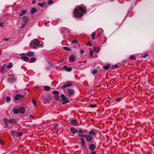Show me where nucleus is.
<instances>
[{
  "instance_id": "f257e3e1",
  "label": "nucleus",
  "mask_w": 154,
  "mask_h": 154,
  "mask_svg": "<svg viewBox=\"0 0 154 154\" xmlns=\"http://www.w3.org/2000/svg\"><path fill=\"white\" fill-rule=\"evenodd\" d=\"M85 12L84 8L79 6L75 8L73 13L75 17L81 18Z\"/></svg>"
},
{
  "instance_id": "f03ea898",
  "label": "nucleus",
  "mask_w": 154,
  "mask_h": 154,
  "mask_svg": "<svg viewBox=\"0 0 154 154\" xmlns=\"http://www.w3.org/2000/svg\"><path fill=\"white\" fill-rule=\"evenodd\" d=\"M43 42L39 41L37 39H35L32 41L30 45V48H32L37 49L38 47H42Z\"/></svg>"
},
{
  "instance_id": "7ed1b4c3",
  "label": "nucleus",
  "mask_w": 154,
  "mask_h": 154,
  "mask_svg": "<svg viewBox=\"0 0 154 154\" xmlns=\"http://www.w3.org/2000/svg\"><path fill=\"white\" fill-rule=\"evenodd\" d=\"M11 135L14 137H18L22 136L23 133L16 130H12L11 131Z\"/></svg>"
},
{
  "instance_id": "20e7f679",
  "label": "nucleus",
  "mask_w": 154,
  "mask_h": 154,
  "mask_svg": "<svg viewBox=\"0 0 154 154\" xmlns=\"http://www.w3.org/2000/svg\"><path fill=\"white\" fill-rule=\"evenodd\" d=\"M24 95H22L20 94H18L16 95L13 98V100L15 102L17 100H21L24 98Z\"/></svg>"
},
{
  "instance_id": "39448f33",
  "label": "nucleus",
  "mask_w": 154,
  "mask_h": 154,
  "mask_svg": "<svg viewBox=\"0 0 154 154\" xmlns=\"http://www.w3.org/2000/svg\"><path fill=\"white\" fill-rule=\"evenodd\" d=\"M60 97L61 100L62 101V103L63 104H64L66 103L69 102V100L66 98V97L64 94H62L61 95Z\"/></svg>"
},
{
  "instance_id": "423d86ee",
  "label": "nucleus",
  "mask_w": 154,
  "mask_h": 154,
  "mask_svg": "<svg viewBox=\"0 0 154 154\" xmlns=\"http://www.w3.org/2000/svg\"><path fill=\"white\" fill-rule=\"evenodd\" d=\"M66 93L69 96H72L75 93L74 90L72 89L69 88L66 90Z\"/></svg>"
},
{
  "instance_id": "0eeeda50",
  "label": "nucleus",
  "mask_w": 154,
  "mask_h": 154,
  "mask_svg": "<svg viewBox=\"0 0 154 154\" xmlns=\"http://www.w3.org/2000/svg\"><path fill=\"white\" fill-rule=\"evenodd\" d=\"M84 138H86V141L88 143H89L93 139V137L91 135L89 134L85 135Z\"/></svg>"
},
{
  "instance_id": "6e6552de",
  "label": "nucleus",
  "mask_w": 154,
  "mask_h": 154,
  "mask_svg": "<svg viewBox=\"0 0 154 154\" xmlns=\"http://www.w3.org/2000/svg\"><path fill=\"white\" fill-rule=\"evenodd\" d=\"M80 140L82 147L85 149L86 148V144L85 140L82 138H81Z\"/></svg>"
},
{
  "instance_id": "1a4fd4ad",
  "label": "nucleus",
  "mask_w": 154,
  "mask_h": 154,
  "mask_svg": "<svg viewBox=\"0 0 154 154\" xmlns=\"http://www.w3.org/2000/svg\"><path fill=\"white\" fill-rule=\"evenodd\" d=\"M66 84L63 85L62 86V88L63 89H65L66 87L69 86H71L72 85V84L71 82L68 81L65 83Z\"/></svg>"
},
{
  "instance_id": "9d476101",
  "label": "nucleus",
  "mask_w": 154,
  "mask_h": 154,
  "mask_svg": "<svg viewBox=\"0 0 154 154\" xmlns=\"http://www.w3.org/2000/svg\"><path fill=\"white\" fill-rule=\"evenodd\" d=\"M83 132V130L82 129H80L78 130L77 133L79 134L78 135L79 137H84L85 135L82 134Z\"/></svg>"
},
{
  "instance_id": "9b49d317",
  "label": "nucleus",
  "mask_w": 154,
  "mask_h": 154,
  "mask_svg": "<svg viewBox=\"0 0 154 154\" xmlns=\"http://www.w3.org/2000/svg\"><path fill=\"white\" fill-rule=\"evenodd\" d=\"M24 53L21 54L20 56H21V58L23 59L25 61H28L29 60V58L26 56H25Z\"/></svg>"
},
{
  "instance_id": "f8f14e48",
  "label": "nucleus",
  "mask_w": 154,
  "mask_h": 154,
  "mask_svg": "<svg viewBox=\"0 0 154 154\" xmlns=\"http://www.w3.org/2000/svg\"><path fill=\"white\" fill-rule=\"evenodd\" d=\"M53 94L55 95L53 96V98L56 100L58 101V91H53Z\"/></svg>"
},
{
  "instance_id": "ddd939ff",
  "label": "nucleus",
  "mask_w": 154,
  "mask_h": 154,
  "mask_svg": "<svg viewBox=\"0 0 154 154\" xmlns=\"http://www.w3.org/2000/svg\"><path fill=\"white\" fill-rule=\"evenodd\" d=\"M96 147L95 145L93 143H91L89 146V149L92 151L95 149Z\"/></svg>"
},
{
  "instance_id": "4468645a",
  "label": "nucleus",
  "mask_w": 154,
  "mask_h": 154,
  "mask_svg": "<svg viewBox=\"0 0 154 154\" xmlns=\"http://www.w3.org/2000/svg\"><path fill=\"white\" fill-rule=\"evenodd\" d=\"M63 68L66 71L68 72L71 71L72 69V68L70 67H68L66 65L64 66L63 67Z\"/></svg>"
},
{
  "instance_id": "2eb2a0df",
  "label": "nucleus",
  "mask_w": 154,
  "mask_h": 154,
  "mask_svg": "<svg viewBox=\"0 0 154 154\" xmlns=\"http://www.w3.org/2000/svg\"><path fill=\"white\" fill-rule=\"evenodd\" d=\"M70 131L73 134H75L77 132L78 130L72 127L70 129Z\"/></svg>"
},
{
  "instance_id": "dca6fc26",
  "label": "nucleus",
  "mask_w": 154,
  "mask_h": 154,
  "mask_svg": "<svg viewBox=\"0 0 154 154\" xmlns=\"http://www.w3.org/2000/svg\"><path fill=\"white\" fill-rule=\"evenodd\" d=\"M75 56L73 55H71L69 58V60H70L72 62H74L75 61Z\"/></svg>"
},
{
  "instance_id": "f3484780",
  "label": "nucleus",
  "mask_w": 154,
  "mask_h": 154,
  "mask_svg": "<svg viewBox=\"0 0 154 154\" xmlns=\"http://www.w3.org/2000/svg\"><path fill=\"white\" fill-rule=\"evenodd\" d=\"M34 52H29L26 54V55L29 57H32L34 55Z\"/></svg>"
},
{
  "instance_id": "a211bd4d",
  "label": "nucleus",
  "mask_w": 154,
  "mask_h": 154,
  "mask_svg": "<svg viewBox=\"0 0 154 154\" xmlns=\"http://www.w3.org/2000/svg\"><path fill=\"white\" fill-rule=\"evenodd\" d=\"M13 112L15 114H18L20 113L19 108H14L13 110Z\"/></svg>"
},
{
  "instance_id": "6ab92c4d",
  "label": "nucleus",
  "mask_w": 154,
  "mask_h": 154,
  "mask_svg": "<svg viewBox=\"0 0 154 154\" xmlns=\"http://www.w3.org/2000/svg\"><path fill=\"white\" fill-rule=\"evenodd\" d=\"M88 134L90 135H93V136H96L97 135L96 133L93 130H92L88 132Z\"/></svg>"
},
{
  "instance_id": "aec40b11",
  "label": "nucleus",
  "mask_w": 154,
  "mask_h": 154,
  "mask_svg": "<svg viewBox=\"0 0 154 154\" xmlns=\"http://www.w3.org/2000/svg\"><path fill=\"white\" fill-rule=\"evenodd\" d=\"M71 124L72 125L74 126L76 125L77 123V121L75 120H72L71 121Z\"/></svg>"
},
{
  "instance_id": "412c9836",
  "label": "nucleus",
  "mask_w": 154,
  "mask_h": 154,
  "mask_svg": "<svg viewBox=\"0 0 154 154\" xmlns=\"http://www.w3.org/2000/svg\"><path fill=\"white\" fill-rule=\"evenodd\" d=\"M37 11L36 8H32L30 11V13L32 14H33L35 13Z\"/></svg>"
},
{
  "instance_id": "4be33fe9",
  "label": "nucleus",
  "mask_w": 154,
  "mask_h": 154,
  "mask_svg": "<svg viewBox=\"0 0 154 154\" xmlns=\"http://www.w3.org/2000/svg\"><path fill=\"white\" fill-rule=\"evenodd\" d=\"M20 113H23L25 112V109L22 107H20L19 108Z\"/></svg>"
},
{
  "instance_id": "5701e85b",
  "label": "nucleus",
  "mask_w": 154,
  "mask_h": 154,
  "mask_svg": "<svg viewBox=\"0 0 154 154\" xmlns=\"http://www.w3.org/2000/svg\"><path fill=\"white\" fill-rule=\"evenodd\" d=\"M26 12V10H23L22 11V12L20 13L19 14V16L20 17L23 15H24L25 14Z\"/></svg>"
},
{
  "instance_id": "b1692460",
  "label": "nucleus",
  "mask_w": 154,
  "mask_h": 154,
  "mask_svg": "<svg viewBox=\"0 0 154 154\" xmlns=\"http://www.w3.org/2000/svg\"><path fill=\"white\" fill-rule=\"evenodd\" d=\"M94 50L96 52V53H97L100 50V48L99 47H94Z\"/></svg>"
},
{
  "instance_id": "393cba45",
  "label": "nucleus",
  "mask_w": 154,
  "mask_h": 154,
  "mask_svg": "<svg viewBox=\"0 0 154 154\" xmlns=\"http://www.w3.org/2000/svg\"><path fill=\"white\" fill-rule=\"evenodd\" d=\"M110 66V64H107V65L103 66V68L105 70H107L108 69Z\"/></svg>"
},
{
  "instance_id": "a878e982",
  "label": "nucleus",
  "mask_w": 154,
  "mask_h": 154,
  "mask_svg": "<svg viewBox=\"0 0 154 154\" xmlns=\"http://www.w3.org/2000/svg\"><path fill=\"white\" fill-rule=\"evenodd\" d=\"M17 122L16 120L14 119H12L11 120H9V123H15Z\"/></svg>"
},
{
  "instance_id": "bb28decb",
  "label": "nucleus",
  "mask_w": 154,
  "mask_h": 154,
  "mask_svg": "<svg viewBox=\"0 0 154 154\" xmlns=\"http://www.w3.org/2000/svg\"><path fill=\"white\" fill-rule=\"evenodd\" d=\"M50 88V87L48 86H44V90L45 91H48Z\"/></svg>"
},
{
  "instance_id": "cd10ccee",
  "label": "nucleus",
  "mask_w": 154,
  "mask_h": 154,
  "mask_svg": "<svg viewBox=\"0 0 154 154\" xmlns=\"http://www.w3.org/2000/svg\"><path fill=\"white\" fill-rule=\"evenodd\" d=\"M11 100V98L10 97L7 96L6 97V100L7 103H9Z\"/></svg>"
},
{
  "instance_id": "c85d7f7f",
  "label": "nucleus",
  "mask_w": 154,
  "mask_h": 154,
  "mask_svg": "<svg viewBox=\"0 0 154 154\" xmlns=\"http://www.w3.org/2000/svg\"><path fill=\"white\" fill-rule=\"evenodd\" d=\"M97 71L98 70L97 69L91 70V72L93 75L95 74L97 72Z\"/></svg>"
},
{
  "instance_id": "c756f323",
  "label": "nucleus",
  "mask_w": 154,
  "mask_h": 154,
  "mask_svg": "<svg viewBox=\"0 0 154 154\" xmlns=\"http://www.w3.org/2000/svg\"><path fill=\"white\" fill-rule=\"evenodd\" d=\"M36 60V59L35 58L32 57L29 60V62L31 63H33L35 62Z\"/></svg>"
},
{
  "instance_id": "7c9ffc66",
  "label": "nucleus",
  "mask_w": 154,
  "mask_h": 154,
  "mask_svg": "<svg viewBox=\"0 0 154 154\" xmlns=\"http://www.w3.org/2000/svg\"><path fill=\"white\" fill-rule=\"evenodd\" d=\"M42 100H43V103L45 104H46V103H48L49 101V100L48 99H46L43 100L42 98Z\"/></svg>"
},
{
  "instance_id": "2f4dec72",
  "label": "nucleus",
  "mask_w": 154,
  "mask_h": 154,
  "mask_svg": "<svg viewBox=\"0 0 154 154\" xmlns=\"http://www.w3.org/2000/svg\"><path fill=\"white\" fill-rule=\"evenodd\" d=\"M129 59L131 60H136L135 56L133 55H131L129 57Z\"/></svg>"
},
{
  "instance_id": "473e14b6",
  "label": "nucleus",
  "mask_w": 154,
  "mask_h": 154,
  "mask_svg": "<svg viewBox=\"0 0 154 154\" xmlns=\"http://www.w3.org/2000/svg\"><path fill=\"white\" fill-rule=\"evenodd\" d=\"M13 66L12 63H10L8 65H6V67L8 68H11Z\"/></svg>"
},
{
  "instance_id": "72a5a7b5",
  "label": "nucleus",
  "mask_w": 154,
  "mask_h": 154,
  "mask_svg": "<svg viewBox=\"0 0 154 154\" xmlns=\"http://www.w3.org/2000/svg\"><path fill=\"white\" fill-rule=\"evenodd\" d=\"M45 5V2H43V3H38V5L41 7H42L43 6H44Z\"/></svg>"
},
{
  "instance_id": "f704fd0d",
  "label": "nucleus",
  "mask_w": 154,
  "mask_h": 154,
  "mask_svg": "<svg viewBox=\"0 0 154 154\" xmlns=\"http://www.w3.org/2000/svg\"><path fill=\"white\" fill-rule=\"evenodd\" d=\"M63 48L64 50L67 51H71V50L70 48H69L66 47H63Z\"/></svg>"
},
{
  "instance_id": "c9c22d12",
  "label": "nucleus",
  "mask_w": 154,
  "mask_h": 154,
  "mask_svg": "<svg viewBox=\"0 0 154 154\" xmlns=\"http://www.w3.org/2000/svg\"><path fill=\"white\" fill-rule=\"evenodd\" d=\"M95 32H93L91 34L92 38L93 39H94L95 36Z\"/></svg>"
},
{
  "instance_id": "e433bc0d",
  "label": "nucleus",
  "mask_w": 154,
  "mask_h": 154,
  "mask_svg": "<svg viewBox=\"0 0 154 154\" xmlns=\"http://www.w3.org/2000/svg\"><path fill=\"white\" fill-rule=\"evenodd\" d=\"M6 67V65L4 64L3 65L2 67V69L3 71H5V68Z\"/></svg>"
},
{
  "instance_id": "4c0bfd02",
  "label": "nucleus",
  "mask_w": 154,
  "mask_h": 154,
  "mask_svg": "<svg viewBox=\"0 0 154 154\" xmlns=\"http://www.w3.org/2000/svg\"><path fill=\"white\" fill-rule=\"evenodd\" d=\"M53 3V1L51 0H48V3L49 5H51Z\"/></svg>"
},
{
  "instance_id": "58836bf2",
  "label": "nucleus",
  "mask_w": 154,
  "mask_h": 154,
  "mask_svg": "<svg viewBox=\"0 0 154 154\" xmlns=\"http://www.w3.org/2000/svg\"><path fill=\"white\" fill-rule=\"evenodd\" d=\"M90 107L91 108H94L96 107V105L95 104H91L90 105Z\"/></svg>"
},
{
  "instance_id": "ea45409f",
  "label": "nucleus",
  "mask_w": 154,
  "mask_h": 154,
  "mask_svg": "<svg viewBox=\"0 0 154 154\" xmlns=\"http://www.w3.org/2000/svg\"><path fill=\"white\" fill-rule=\"evenodd\" d=\"M148 56V54H147V53H146L145 54H144L143 56L142 57V58H145L147 57Z\"/></svg>"
},
{
  "instance_id": "a19ab883",
  "label": "nucleus",
  "mask_w": 154,
  "mask_h": 154,
  "mask_svg": "<svg viewBox=\"0 0 154 154\" xmlns=\"http://www.w3.org/2000/svg\"><path fill=\"white\" fill-rule=\"evenodd\" d=\"M122 99V98L121 97H119L117 98L116 100V101H120Z\"/></svg>"
},
{
  "instance_id": "79ce46f5",
  "label": "nucleus",
  "mask_w": 154,
  "mask_h": 154,
  "mask_svg": "<svg viewBox=\"0 0 154 154\" xmlns=\"http://www.w3.org/2000/svg\"><path fill=\"white\" fill-rule=\"evenodd\" d=\"M29 118L30 119H34V118L32 115H29Z\"/></svg>"
},
{
  "instance_id": "37998d69",
  "label": "nucleus",
  "mask_w": 154,
  "mask_h": 154,
  "mask_svg": "<svg viewBox=\"0 0 154 154\" xmlns=\"http://www.w3.org/2000/svg\"><path fill=\"white\" fill-rule=\"evenodd\" d=\"M4 120L6 124H7L9 122V120H8L7 119H5V118L4 119Z\"/></svg>"
},
{
  "instance_id": "c03bdc74",
  "label": "nucleus",
  "mask_w": 154,
  "mask_h": 154,
  "mask_svg": "<svg viewBox=\"0 0 154 154\" xmlns=\"http://www.w3.org/2000/svg\"><path fill=\"white\" fill-rule=\"evenodd\" d=\"M78 42V41L76 40H74L72 41V43H77Z\"/></svg>"
},
{
  "instance_id": "a18cd8bd",
  "label": "nucleus",
  "mask_w": 154,
  "mask_h": 154,
  "mask_svg": "<svg viewBox=\"0 0 154 154\" xmlns=\"http://www.w3.org/2000/svg\"><path fill=\"white\" fill-rule=\"evenodd\" d=\"M87 45H89L90 46H91L92 45V44L90 42L88 41L87 44Z\"/></svg>"
},
{
  "instance_id": "49530a36",
  "label": "nucleus",
  "mask_w": 154,
  "mask_h": 154,
  "mask_svg": "<svg viewBox=\"0 0 154 154\" xmlns=\"http://www.w3.org/2000/svg\"><path fill=\"white\" fill-rule=\"evenodd\" d=\"M9 39V38H4L3 40L5 41L8 40Z\"/></svg>"
},
{
  "instance_id": "de8ad7c7",
  "label": "nucleus",
  "mask_w": 154,
  "mask_h": 154,
  "mask_svg": "<svg viewBox=\"0 0 154 154\" xmlns=\"http://www.w3.org/2000/svg\"><path fill=\"white\" fill-rule=\"evenodd\" d=\"M80 53L81 54H83L84 53V51L83 50H81L80 51Z\"/></svg>"
},
{
  "instance_id": "09e8293b",
  "label": "nucleus",
  "mask_w": 154,
  "mask_h": 154,
  "mask_svg": "<svg viewBox=\"0 0 154 154\" xmlns=\"http://www.w3.org/2000/svg\"><path fill=\"white\" fill-rule=\"evenodd\" d=\"M93 50H91V51H90V55L91 56H92V55H93Z\"/></svg>"
},
{
  "instance_id": "8fccbe9b",
  "label": "nucleus",
  "mask_w": 154,
  "mask_h": 154,
  "mask_svg": "<svg viewBox=\"0 0 154 154\" xmlns=\"http://www.w3.org/2000/svg\"><path fill=\"white\" fill-rule=\"evenodd\" d=\"M96 151H91V154H96Z\"/></svg>"
},
{
  "instance_id": "3c124183",
  "label": "nucleus",
  "mask_w": 154,
  "mask_h": 154,
  "mask_svg": "<svg viewBox=\"0 0 154 154\" xmlns=\"http://www.w3.org/2000/svg\"><path fill=\"white\" fill-rule=\"evenodd\" d=\"M32 103H33L34 104V105L35 106H36V103L35 102L34 100H33Z\"/></svg>"
},
{
  "instance_id": "603ef678",
  "label": "nucleus",
  "mask_w": 154,
  "mask_h": 154,
  "mask_svg": "<svg viewBox=\"0 0 154 154\" xmlns=\"http://www.w3.org/2000/svg\"><path fill=\"white\" fill-rule=\"evenodd\" d=\"M0 26L3 27V24L2 22H0Z\"/></svg>"
},
{
  "instance_id": "864d4df0",
  "label": "nucleus",
  "mask_w": 154,
  "mask_h": 154,
  "mask_svg": "<svg viewBox=\"0 0 154 154\" xmlns=\"http://www.w3.org/2000/svg\"><path fill=\"white\" fill-rule=\"evenodd\" d=\"M12 79V80H14V78H13V77H11L10 78H9V79Z\"/></svg>"
},
{
  "instance_id": "5fc2aeb1",
  "label": "nucleus",
  "mask_w": 154,
  "mask_h": 154,
  "mask_svg": "<svg viewBox=\"0 0 154 154\" xmlns=\"http://www.w3.org/2000/svg\"><path fill=\"white\" fill-rule=\"evenodd\" d=\"M115 67L116 68H118L119 67V66L118 65H115Z\"/></svg>"
},
{
  "instance_id": "6e6d98bb",
  "label": "nucleus",
  "mask_w": 154,
  "mask_h": 154,
  "mask_svg": "<svg viewBox=\"0 0 154 154\" xmlns=\"http://www.w3.org/2000/svg\"><path fill=\"white\" fill-rule=\"evenodd\" d=\"M112 69H115V67L114 66H112Z\"/></svg>"
},
{
  "instance_id": "4d7b16f0",
  "label": "nucleus",
  "mask_w": 154,
  "mask_h": 154,
  "mask_svg": "<svg viewBox=\"0 0 154 154\" xmlns=\"http://www.w3.org/2000/svg\"><path fill=\"white\" fill-rule=\"evenodd\" d=\"M22 19H26V17H22Z\"/></svg>"
},
{
  "instance_id": "13d9d810",
  "label": "nucleus",
  "mask_w": 154,
  "mask_h": 154,
  "mask_svg": "<svg viewBox=\"0 0 154 154\" xmlns=\"http://www.w3.org/2000/svg\"><path fill=\"white\" fill-rule=\"evenodd\" d=\"M25 26V25H23L21 26V27L23 28Z\"/></svg>"
},
{
  "instance_id": "bf43d9fd",
  "label": "nucleus",
  "mask_w": 154,
  "mask_h": 154,
  "mask_svg": "<svg viewBox=\"0 0 154 154\" xmlns=\"http://www.w3.org/2000/svg\"><path fill=\"white\" fill-rule=\"evenodd\" d=\"M35 2V1L34 0H33L32 2V3H34Z\"/></svg>"
},
{
  "instance_id": "052dcab7",
  "label": "nucleus",
  "mask_w": 154,
  "mask_h": 154,
  "mask_svg": "<svg viewBox=\"0 0 154 154\" xmlns=\"http://www.w3.org/2000/svg\"><path fill=\"white\" fill-rule=\"evenodd\" d=\"M58 99L60 97V96L59 95L58 96Z\"/></svg>"
},
{
  "instance_id": "680f3d73",
  "label": "nucleus",
  "mask_w": 154,
  "mask_h": 154,
  "mask_svg": "<svg viewBox=\"0 0 154 154\" xmlns=\"http://www.w3.org/2000/svg\"><path fill=\"white\" fill-rule=\"evenodd\" d=\"M113 0H111V1H113Z\"/></svg>"
}]
</instances>
